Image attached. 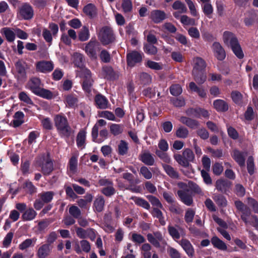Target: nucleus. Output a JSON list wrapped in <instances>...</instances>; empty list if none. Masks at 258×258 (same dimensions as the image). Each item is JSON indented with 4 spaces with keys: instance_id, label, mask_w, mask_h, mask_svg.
Here are the masks:
<instances>
[{
    "instance_id": "obj_53",
    "label": "nucleus",
    "mask_w": 258,
    "mask_h": 258,
    "mask_svg": "<svg viewBox=\"0 0 258 258\" xmlns=\"http://www.w3.org/2000/svg\"><path fill=\"white\" fill-rule=\"evenodd\" d=\"M172 7L175 10H180L181 13H185L187 10L185 5L179 0L174 2Z\"/></svg>"
},
{
    "instance_id": "obj_10",
    "label": "nucleus",
    "mask_w": 258,
    "mask_h": 258,
    "mask_svg": "<svg viewBox=\"0 0 258 258\" xmlns=\"http://www.w3.org/2000/svg\"><path fill=\"white\" fill-rule=\"evenodd\" d=\"M234 205L237 211L241 213V220L247 224L248 222L247 217L251 214L250 209L239 200L234 201Z\"/></svg>"
},
{
    "instance_id": "obj_46",
    "label": "nucleus",
    "mask_w": 258,
    "mask_h": 258,
    "mask_svg": "<svg viewBox=\"0 0 258 258\" xmlns=\"http://www.w3.org/2000/svg\"><path fill=\"white\" fill-rule=\"evenodd\" d=\"M128 150V146L127 143L124 140H121L118 145L117 153L118 155L124 156L127 153Z\"/></svg>"
},
{
    "instance_id": "obj_1",
    "label": "nucleus",
    "mask_w": 258,
    "mask_h": 258,
    "mask_svg": "<svg viewBox=\"0 0 258 258\" xmlns=\"http://www.w3.org/2000/svg\"><path fill=\"white\" fill-rule=\"evenodd\" d=\"M223 39L224 43L231 49L237 58L242 59L244 57V55L242 48L235 34L228 31H225L223 33Z\"/></svg>"
},
{
    "instance_id": "obj_12",
    "label": "nucleus",
    "mask_w": 258,
    "mask_h": 258,
    "mask_svg": "<svg viewBox=\"0 0 258 258\" xmlns=\"http://www.w3.org/2000/svg\"><path fill=\"white\" fill-rule=\"evenodd\" d=\"M185 113L189 116H192L198 118H200L201 117L208 118L210 116V114L207 110L201 107L189 108L186 110Z\"/></svg>"
},
{
    "instance_id": "obj_5",
    "label": "nucleus",
    "mask_w": 258,
    "mask_h": 258,
    "mask_svg": "<svg viewBox=\"0 0 258 258\" xmlns=\"http://www.w3.org/2000/svg\"><path fill=\"white\" fill-rule=\"evenodd\" d=\"M48 28L50 30L46 28H43L42 35L45 41L50 45L52 44L53 37H56L58 32V26L57 24L51 22L49 23Z\"/></svg>"
},
{
    "instance_id": "obj_48",
    "label": "nucleus",
    "mask_w": 258,
    "mask_h": 258,
    "mask_svg": "<svg viewBox=\"0 0 258 258\" xmlns=\"http://www.w3.org/2000/svg\"><path fill=\"white\" fill-rule=\"evenodd\" d=\"M84 57L82 54L76 53L74 55V63L78 68H81L84 66Z\"/></svg>"
},
{
    "instance_id": "obj_39",
    "label": "nucleus",
    "mask_w": 258,
    "mask_h": 258,
    "mask_svg": "<svg viewBox=\"0 0 258 258\" xmlns=\"http://www.w3.org/2000/svg\"><path fill=\"white\" fill-rule=\"evenodd\" d=\"M83 12L90 18H92L96 14V7L93 4H88L84 7Z\"/></svg>"
},
{
    "instance_id": "obj_49",
    "label": "nucleus",
    "mask_w": 258,
    "mask_h": 258,
    "mask_svg": "<svg viewBox=\"0 0 258 258\" xmlns=\"http://www.w3.org/2000/svg\"><path fill=\"white\" fill-rule=\"evenodd\" d=\"M23 188H26L27 192L31 195H33L37 192V188L29 180H26L25 182L23 184Z\"/></svg>"
},
{
    "instance_id": "obj_3",
    "label": "nucleus",
    "mask_w": 258,
    "mask_h": 258,
    "mask_svg": "<svg viewBox=\"0 0 258 258\" xmlns=\"http://www.w3.org/2000/svg\"><path fill=\"white\" fill-rule=\"evenodd\" d=\"M98 38L104 46L113 43L115 39L113 30L108 26H104L101 28Z\"/></svg>"
},
{
    "instance_id": "obj_15",
    "label": "nucleus",
    "mask_w": 258,
    "mask_h": 258,
    "mask_svg": "<svg viewBox=\"0 0 258 258\" xmlns=\"http://www.w3.org/2000/svg\"><path fill=\"white\" fill-rule=\"evenodd\" d=\"M232 185V182L225 179H219L215 183L216 188L223 194H227Z\"/></svg>"
},
{
    "instance_id": "obj_14",
    "label": "nucleus",
    "mask_w": 258,
    "mask_h": 258,
    "mask_svg": "<svg viewBox=\"0 0 258 258\" xmlns=\"http://www.w3.org/2000/svg\"><path fill=\"white\" fill-rule=\"evenodd\" d=\"M54 69V64L51 61L41 60L36 62V69L37 72L48 73Z\"/></svg>"
},
{
    "instance_id": "obj_30",
    "label": "nucleus",
    "mask_w": 258,
    "mask_h": 258,
    "mask_svg": "<svg viewBox=\"0 0 258 258\" xmlns=\"http://www.w3.org/2000/svg\"><path fill=\"white\" fill-rule=\"evenodd\" d=\"M214 108L218 112H226L228 110L229 106L228 103L223 100L217 99L213 102Z\"/></svg>"
},
{
    "instance_id": "obj_22",
    "label": "nucleus",
    "mask_w": 258,
    "mask_h": 258,
    "mask_svg": "<svg viewBox=\"0 0 258 258\" xmlns=\"http://www.w3.org/2000/svg\"><path fill=\"white\" fill-rule=\"evenodd\" d=\"M41 82L39 78L37 77L32 78L28 82V88L31 92L36 94V93L40 90Z\"/></svg>"
},
{
    "instance_id": "obj_26",
    "label": "nucleus",
    "mask_w": 258,
    "mask_h": 258,
    "mask_svg": "<svg viewBox=\"0 0 258 258\" xmlns=\"http://www.w3.org/2000/svg\"><path fill=\"white\" fill-rule=\"evenodd\" d=\"M179 120L181 123L192 130L198 128L200 125L198 120L186 116H181Z\"/></svg>"
},
{
    "instance_id": "obj_50",
    "label": "nucleus",
    "mask_w": 258,
    "mask_h": 258,
    "mask_svg": "<svg viewBox=\"0 0 258 258\" xmlns=\"http://www.w3.org/2000/svg\"><path fill=\"white\" fill-rule=\"evenodd\" d=\"M143 49L145 53L149 55H155L158 51L157 47L148 43L144 44Z\"/></svg>"
},
{
    "instance_id": "obj_44",
    "label": "nucleus",
    "mask_w": 258,
    "mask_h": 258,
    "mask_svg": "<svg viewBox=\"0 0 258 258\" xmlns=\"http://www.w3.org/2000/svg\"><path fill=\"white\" fill-rule=\"evenodd\" d=\"M123 131V125L121 124L112 123L110 125V132L114 136H118Z\"/></svg>"
},
{
    "instance_id": "obj_25",
    "label": "nucleus",
    "mask_w": 258,
    "mask_h": 258,
    "mask_svg": "<svg viewBox=\"0 0 258 258\" xmlns=\"http://www.w3.org/2000/svg\"><path fill=\"white\" fill-rule=\"evenodd\" d=\"M162 166L165 173L170 178L174 179H179L180 178L178 172L172 166L167 164H162Z\"/></svg>"
},
{
    "instance_id": "obj_31",
    "label": "nucleus",
    "mask_w": 258,
    "mask_h": 258,
    "mask_svg": "<svg viewBox=\"0 0 258 258\" xmlns=\"http://www.w3.org/2000/svg\"><path fill=\"white\" fill-rule=\"evenodd\" d=\"M26 63L22 60H18L15 64V66L19 76L22 78L26 77Z\"/></svg>"
},
{
    "instance_id": "obj_13",
    "label": "nucleus",
    "mask_w": 258,
    "mask_h": 258,
    "mask_svg": "<svg viewBox=\"0 0 258 258\" xmlns=\"http://www.w3.org/2000/svg\"><path fill=\"white\" fill-rule=\"evenodd\" d=\"M147 238L148 241L156 248L160 247V242H165L163 236L160 231L154 232L153 234L148 233Z\"/></svg>"
},
{
    "instance_id": "obj_35",
    "label": "nucleus",
    "mask_w": 258,
    "mask_h": 258,
    "mask_svg": "<svg viewBox=\"0 0 258 258\" xmlns=\"http://www.w3.org/2000/svg\"><path fill=\"white\" fill-rule=\"evenodd\" d=\"M86 132L84 130H81L78 133L76 138L77 145L79 148H84L85 146Z\"/></svg>"
},
{
    "instance_id": "obj_54",
    "label": "nucleus",
    "mask_w": 258,
    "mask_h": 258,
    "mask_svg": "<svg viewBox=\"0 0 258 258\" xmlns=\"http://www.w3.org/2000/svg\"><path fill=\"white\" fill-rule=\"evenodd\" d=\"M202 8L204 14L209 18H211V15L213 13V8L210 3H207L202 5Z\"/></svg>"
},
{
    "instance_id": "obj_2",
    "label": "nucleus",
    "mask_w": 258,
    "mask_h": 258,
    "mask_svg": "<svg viewBox=\"0 0 258 258\" xmlns=\"http://www.w3.org/2000/svg\"><path fill=\"white\" fill-rule=\"evenodd\" d=\"M54 125L58 134L61 138H69L72 133V130L67 117L62 114H56L54 117Z\"/></svg>"
},
{
    "instance_id": "obj_37",
    "label": "nucleus",
    "mask_w": 258,
    "mask_h": 258,
    "mask_svg": "<svg viewBox=\"0 0 258 258\" xmlns=\"http://www.w3.org/2000/svg\"><path fill=\"white\" fill-rule=\"evenodd\" d=\"M2 33L5 36L9 42H13L16 38V33L10 28L5 27L2 29Z\"/></svg>"
},
{
    "instance_id": "obj_34",
    "label": "nucleus",
    "mask_w": 258,
    "mask_h": 258,
    "mask_svg": "<svg viewBox=\"0 0 258 258\" xmlns=\"http://www.w3.org/2000/svg\"><path fill=\"white\" fill-rule=\"evenodd\" d=\"M195 64L192 71H205L206 63L201 57H197L194 59Z\"/></svg>"
},
{
    "instance_id": "obj_20",
    "label": "nucleus",
    "mask_w": 258,
    "mask_h": 258,
    "mask_svg": "<svg viewBox=\"0 0 258 258\" xmlns=\"http://www.w3.org/2000/svg\"><path fill=\"white\" fill-rule=\"evenodd\" d=\"M257 21H258V15L254 10H251L247 12L244 19V23L246 26L250 27Z\"/></svg>"
},
{
    "instance_id": "obj_29",
    "label": "nucleus",
    "mask_w": 258,
    "mask_h": 258,
    "mask_svg": "<svg viewBox=\"0 0 258 258\" xmlns=\"http://www.w3.org/2000/svg\"><path fill=\"white\" fill-rule=\"evenodd\" d=\"M139 159L145 165L148 166H152L155 163L154 158L149 152H145L140 154Z\"/></svg>"
},
{
    "instance_id": "obj_17",
    "label": "nucleus",
    "mask_w": 258,
    "mask_h": 258,
    "mask_svg": "<svg viewBox=\"0 0 258 258\" xmlns=\"http://www.w3.org/2000/svg\"><path fill=\"white\" fill-rule=\"evenodd\" d=\"M149 18L154 23L159 24L167 18V16L163 11L154 10L151 12Z\"/></svg>"
},
{
    "instance_id": "obj_27",
    "label": "nucleus",
    "mask_w": 258,
    "mask_h": 258,
    "mask_svg": "<svg viewBox=\"0 0 258 258\" xmlns=\"http://www.w3.org/2000/svg\"><path fill=\"white\" fill-rule=\"evenodd\" d=\"M211 242L214 248L225 251L227 249L226 244L217 236H213L211 239Z\"/></svg>"
},
{
    "instance_id": "obj_58",
    "label": "nucleus",
    "mask_w": 258,
    "mask_h": 258,
    "mask_svg": "<svg viewBox=\"0 0 258 258\" xmlns=\"http://www.w3.org/2000/svg\"><path fill=\"white\" fill-rule=\"evenodd\" d=\"M170 92L173 96H177L182 93V89L179 84L172 85L169 88Z\"/></svg>"
},
{
    "instance_id": "obj_55",
    "label": "nucleus",
    "mask_w": 258,
    "mask_h": 258,
    "mask_svg": "<svg viewBox=\"0 0 258 258\" xmlns=\"http://www.w3.org/2000/svg\"><path fill=\"white\" fill-rule=\"evenodd\" d=\"M233 101L236 104L239 105L242 103V95L237 91H233L231 93Z\"/></svg>"
},
{
    "instance_id": "obj_28",
    "label": "nucleus",
    "mask_w": 258,
    "mask_h": 258,
    "mask_svg": "<svg viewBox=\"0 0 258 258\" xmlns=\"http://www.w3.org/2000/svg\"><path fill=\"white\" fill-rule=\"evenodd\" d=\"M24 117L25 115L22 111L16 112L13 116L14 119L12 121L13 126L16 128L21 125L24 122Z\"/></svg>"
},
{
    "instance_id": "obj_59",
    "label": "nucleus",
    "mask_w": 258,
    "mask_h": 258,
    "mask_svg": "<svg viewBox=\"0 0 258 258\" xmlns=\"http://www.w3.org/2000/svg\"><path fill=\"white\" fill-rule=\"evenodd\" d=\"M131 240L138 244L144 243L146 241V239L143 235L137 233H133L132 234Z\"/></svg>"
},
{
    "instance_id": "obj_36",
    "label": "nucleus",
    "mask_w": 258,
    "mask_h": 258,
    "mask_svg": "<svg viewBox=\"0 0 258 258\" xmlns=\"http://www.w3.org/2000/svg\"><path fill=\"white\" fill-rule=\"evenodd\" d=\"M195 81L198 84H203L206 80L207 76L205 71H192Z\"/></svg>"
},
{
    "instance_id": "obj_51",
    "label": "nucleus",
    "mask_w": 258,
    "mask_h": 258,
    "mask_svg": "<svg viewBox=\"0 0 258 258\" xmlns=\"http://www.w3.org/2000/svg\"><path fill=\"white\" fill-rule=\"evenodd\" d=\"M134 202L136 205L141 207L146 210H149L150 208L149 203L143 198L136 197L134 200Z\"/></svg>"
},
{
    "instance_id": "obj_16",
    "label": "nucleus",
    "mask_w": 258,
    "mask_h": 258,
    "mask_svg": "<svg viewBox=\"0 0 258 258\" xmlns=\"http://www.w3.org/2000/svg\"><path fill=\"white\" fill-rule=\"evenodd\" d=\"M231 155L240 167H242L245 166L246 153L235 149L231 153Z\"/></svg>"
},
{
    "instance_id": "obj_57",
    "label": "nucleus",
    "mask_w": 258,
    "mask_h": 258,
    "mask_svg": "<svg viewBox=\"0 0 258 258\" xmlns=\"http://www.w3.org/2000/svg\"><path fill=\"white\" fill-rule=\"evenodd\" d=\"M99 57L104 63H108L111 61V56L109 52L106 49H102L100 54Z\"/></svg>"
},
{
    "instance_id": "obj_63",
    "label": "nucleus",
    "mask_w": 258,
    "mask_h": 258,
    "mask_svg": "<svg viewBox=\"0 0 258 258\" xmlns=\"http://www.w3.org/2000/svg\"><path fill=\"white\" fill-rule=\"evenodd\" d=\"M180 22L183 25H196V21L194 18H191L186 15H182L180 17Z\"/></svg>"
},
{
    "instance_id": "obj_8",
    "label": "nucleus",
    "mask_w": 258,
    "mask_h": 258,
    "mask_svg": "<svg viewBox=\"0 0 258 258\" xmlns=\"http://www.w3.org/2000/svg\"><path fill=\"white\" fill-rule=\"evenodd\" d=\"M54 196V192L52 191L42 192L39 194L40 199H36L34 203V207L36 210H40L45 204L51 202Z\"/></svg>"
},
{
    "instance_id": "obj_9",
    "label": "nucleus",
    "mask_w": 258,
    "mask_h": 258,
    "mask_svg": "<svg viewBox=\"0 0 258 258\" xmlns=\"http://www.w3.org/2000/svg\"><path fill=\"white\" fill-rule=\"evenodd\" d=\"M82 87L83 91L87 94H90L92 92L94 81L92 77V73L90 70L85 69L82 72Z\"/></svg>"
},
{
    "instance_id": "obj_40",
    "label": "nucleus",
    "mask_w": 258,
    "mask_h": 258,
    "mask_svg": "<svg viewBox=\"0 0 258 258\" xmlns=\"http://www.w3.org/2000/svg\"><path fill=\"white\" fill-rule=\"evenodd\" d=\"M102 71L106 79L112 80L115 78V73L112 67L104 65L102 67Z\"/></svg>"
},
{
    "instance_id": "obj_61",
    "label": "nucleus",
    "mask_w": 258,
    "mask_h": 258,
    "mask_svg": "<svg viewBox=\"0 0 258 258\" xmlns=\"http://www.w3.org/2000/svg\"><path fill=\"white\" fill-rule=\"evenodd\" d=\"M151 77L147 73L143 72L140 75V81L141 84L146 85L151 82Z\"/></svg>"
},
{
    "instance_id": "obj_7",
    "label": "nucleus",
    "mask_w": 258,
    "mask_h": 258,
    "mask_svg": "<svg viewBox=\"0 0 258 258\" xmlns=\"http://www.w3.org/2000/svg\"><path fill=\"white\" fill-rule=\"evenodd\" d=\"M45 157V155L36 161V164L41 168V172L44 175H49L53 170V163L49 157Z\"/></svg>"
},
{
    "instance_id": "obj_21",
    "label": "nucleus",
    "mask_w": 258,
    "mask_h": 258,
    "mask_svg": "<svg viewBox=\"0 0 258 258\" xmlns=\"http://www.w3.org/2000/svg\"><path fill=\"white\" fill-rule=\"evenodd\" d=\"M94 101L97 108L105 109L108 108V100L105 96L101 94H98L95 96Z\"/></svg>"
},
{
    "instance_id": "obj_56",
    "label": "nucleus",
    "mask_w": 258,
    "mask_h": 258,
    "mask_svg": "<svg viewBox=\"0 0 258 258\" xmlns=\"http://www.w3.org/2000/svg\"><path fill=\"white\" fill-rule=\"evenodd\" d=\"M189 134L188 130L183 126H180L176 131V136L179 138L185 139Z\"/></svg>"
},
{
    "instance_id": "obj_45",
    "label": "nucleus",
    "mask_w": 258,
    "mask_h": 258,
    "mask_svg": "<svg viewBox=\"0 0 258 258\" xmlns=\"http://www.w3.org/2000/svg\"><path fill=\"white\" fill-rule=\"evenodd\" d=\"M90 37L89 29L86 26H83L78 33V39L80 41H87Z\"/></svg>"
},
{
    "instance_id": "obj_23",
    "label": "nucleus",
    "mask_w": 258,
    "mask_h": 258,
    "mask_svg": "<svg viewBox=\"0 0 258 258\" xmlns=\"http://www.w3.org/2000/svg\"><path fill=\"white\" fill-rule=\"evenodd\" d=\"M106 124V121L104 119H101L97 121V122L93 126L92 128L91 136L93 142L101 143L102 141H98L97 137L98 136L99 126H103Z\"/></svg>"
},
{
    "instance_id": "obj_60",
    "label": "nucleus",
    "mask_w": 258,
    "mask_h": 258,
    "mask_svg": "<svg viewBox=\"0 0 258 258\" xmlns=\"http://www.w3.org/2000/svg\"><path fill=\"white\" fill-rule=\"evenodd\" d=\"M195 215V212L194 210L191 208L187 209L185 213L184 220L186 223L189 224L193 221L194 216Z\"/></svg>"
},
{
    "instance_id": "obj_62",
    "label": "nucleus",
    "mask_w": 258,
    "mask_h": 258,
    "mask_svg": "<svg viewBox=\"0 0 258 258\" xmlns=\"http://www.w3.org/2000/svg\"><path fill=\"white\" fill-rule=\"evenodd\" d=\"M169 235L174 239H178L180 238V235L178 230L172 225H168L167 227Z\"/></svg>"
},
{
    "instance_id": "obj_32",
    "label": "nucleus",
    "mask_w": 258,
    "mask_h": 258,
    "mask_svg": "<svg viewBox=\"0 0 258 258\" xmlns=\"http://www.w3.org/2000/svg\"><path fill=\"white\" fill-rule=\"evenodd\" d=\"M105 200L103 196L97 197L94 201L93 208L94 211L98 213L101 212L104 210Z\"/></svg>"
},
{
    "instance_id": "obj_6",
    "label": "nucleus",
    "mask_w": 258,
    "mask_h": 258,
    "mask_svg": "<svg viewBox=\"0 0 258 258\" xmlns=\"http://www.w3.org/2000/svg\"><path fill=\"white\" fill-rule=\"evenodd\" d=\"M34 15L33 8L28 3H23L18 9L17 17L20 20H30Z\"/></svg>"
},
{
    "instance_id": "obj_18",
    "label": "nucleus",
    "mask_w": 258,
    "mask_h": 258,
    "mask_svg": "<svg viewBox=\"0 0 258 258\" xmlns=\"http://www.w3.org/2000/svg\"><path fill=\"white\" fill-rule=\"evenodd\" d=\"M212 49L214 55L218 60L222 61L225 58L226 52L219 42H214L212 45Z\"/></svg>"
},
{
    "instance_id": "obj_52",
    "label": "nucleus",
    "mask_w": 258,
    "mask_h": 258,
    "mask_svg": "<svg viewBox=\"0 0 258 258\" xmlns=\"http://www.w3.org/2000/svg\"><path fill=\"white\" fill-rule=\"evenodd\" d=\"M121 8L124 14L131 13L133 10V5L131 0H122Z\"/></svg>"
},
{
    "instance_id": "obj_33",
    "label": "nucleus",
    "mask_w": 258,
    "mask_h": 258,
    "mask_svg": "<svg viewBox=\"0 0 258 258\" xmlns=\"http://www.w3.org/2000/svg\"><path fill=\"white\" fill-rule=\"evenodd\" d=\"M50 252V246L45 243L38 248L37 255L39 258H46L49 255Z\"/></svg>"
},
{
    "instance_id": "obj_47",
    "label": "nucleus",
    "mask_w": 258,
    "mask_h": 258,
    "mask_svg": "<svg viewBox=\"0 0 258 258\" xmlns=\"http://www.w3.org/2000/svg\"><path fill=\"white\" fill-rule=\"evenodd\" d=\"M35 95L48 100L51 99L53 97V93L51 91L42 88Z\"/></svg>"
},
{
    "instance_id": "obj_43",
    "label": "nucleus",
    "mask_w": 258,
    "mask_h": 258,
    "mask_svg": "<svg viewBox=\"0 0 258 258\" xmlns=\"http://www.w3.org/2000/svg\"><path fill=\"white\" fill-rule=\"evenodd\" d=\"M151 214L153 217L158 219L159 222L162 226H164L166 224L163 213L158 208H154Z\"/></svg>"
},
{
    "instance_id": "obj_41",
    "label": "nucleus",
    "mask_w": 258,
    "mask_h": 258,
    "mask_svg": "<svg viewBox=\"0 0 258 258\" xmlns=\"http://www.w3.org/2000/svg\"><path fill=\"white\" fill-rule=\"evenodd\" d=\"M37 215V213L32 208H30L25 211L22 216V218L24 221H31L35 219Z\"/></svg>"
},
{
    "instance_id": "obj_4",
    "label": "nucleus",
    "mask_w": 258,
    "mask_h": 258,
    "mask_svg": "<svg viewBox=\"0 0 258 258\" xmlns=\"http://www.w3.org/2000/svg\"><path fill=\"white\" fill-rule=\"evenodd\" d=\"M84 50L86 53L91 59H96L97 58V53L101 50V45L95 38H92L86 45Z\"/></svg>"
},
{
    "instance_id": "obj_24",
    "label": "nucleus",
    "mask_w": 258,
    "mask_h": 258,
    "mask_svg": "<svg viewBox=\"0 0 258 258\" xmlns=\"http://www.w3.org/2000/svg\"><path fill=\"white\" fill-rule=\"evenodd\" d=\"M177 194L181 201L185 205L188 206L191 205L193 203L192 197L187 191L179 190L177 191Z\"/></svg>"
},
{
    "instance_id": "obj_19",
    "label": "nucleus",
    "mask_w": 258,
    "mask_h": 258,
    "mask_svg": "<svg viewBox=\"0 0 258 258\" xmlns=\"http://www.w3.org/2000/svg\"><path fill=\"white\" fill-rule=\"evenodd\" d=\"M179 244L189 257H192L194 256L195 249L189 240L182 238L179 241Z\"/></svg>"
},
{
    "instance_id": "obj_42",
    "label": "nucleus",
    "mask_w": 258,
    "mask_h": 258,
    "mask_svg": "<svg viewBox=\"0 0 258 258\" xmlns=\"http://www.w3.org/2000/svg\"><path fill=\"white\" fill-rule=\"evenodd\" d=\"M213 200L216 204L220 208H225L227 205V201L225 196L222 195H215L213 197Z\"/></svg>"
},
{
    "instance_id": "obj_38",
    "label": "nucleus",
    "mask_w": 258,
    "mask_h": 258,
    "mask_svg": "<svg viewBox=\"0 0 258 258\" xmlns=\"http://www.w3.org/2000/svg\"><path fill=\"white\" fill-rule=\"evenodd\" d=\"M189 88L192 92H196L201 98L207 96L206 91L203 88L199 87L194 82L189 83Z\"/></svg>"
},
{
    "instance_id": "obj_11",
    "label": "nucleus",
    "mask_w": 258,
    "mask_h": 258,
    "mask_svg": "<svg viewBox=\"0 0 258 258\" xmlns=\"http://www.w3.org/2000/svg\"><path fill=\"white\" fill-rule=\"evenodd\" d=\"M143 53L133 50L126 54V62L128 66L133 68L136 64L141 63L143 60Z\"/></svg>"
},
{
    "instance_id": "obj_64",
    "label": "nucleus",
    "mask_w": 258,
    "mask_h": 258,
    "mask_svg": "<svg viewBox=\"0 0 258 258\" xmlns=\"http://www.w3.org/2000/svg\"><path fill=\"white\" fill-rule=\"evenodd\" d=\"M69 213L74 218L79 219L81 215L80 209L76 206H72L69 208Z\"/></svg>"
}]
</instances>
